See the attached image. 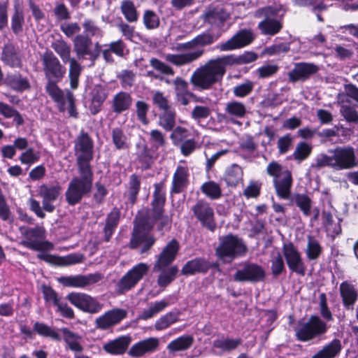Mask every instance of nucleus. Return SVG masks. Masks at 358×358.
Listing matches in <instances>:
<instances>
[{
	"label": "nucleus",
	"mask_w": 358,
	"mask_h": 358,
	"mask_svg": "<svg viewBox=\"0 0 358 358\" xmlns=\"http://www.w3.org/2000/svg\"><path fill=\"white\" fill-rule=\"evenodd\" d=\"M166 201L165 185L163 182L155 185L152 209L142 225H135L130 241L131 248H140L141 254L146 252L155 243V238L149 234L156 222H159L157 230L162 231L169 227L171 220L164 215V206Z\"/></svg>",
	"instance_id": "obj_1"
},
{
	"label": "nucleus",
	"mask_w": 358,
	"mask_h": 358,
	"mask_svg": "<svg viewBox=\"0 0 358 358\" xmlns=\"http://www.w3.org/2000/svg\"><path fill=\"white\" fill-rule=\"evenodd\" d=\"M227 68L222 57L210 59L193 72L190 83L197 90H208L222 80Z\"/></svg>",
	"instance_id": "obj_2"
},
{
	"label": "nucleus",
	"mask_w": 358,
	"mask_h": 358,
	"mask_svg": "<svg viewBox=\"0 0 358 358\" xmlns=\"http://www.w3.org/2000/svg\"><path fill=\"white\" fill-rule=\"evenodd\" d=\"M358 160L356 158L354 148L350 145L336 147L328 150V154L320 153L315 159L313 168L317 169L328 166L335 170L349 169L357 166Z\"/></svg>",
	"instance_id": "obj_3"
},
{
	"label": "nucleus",
	"mask_w": 358,
	"mask_h": 358,
	"mask_svg": "<svg viewBox=\"0 0 358 358\" xmlns=\"http://www.w3.org/2000/svg\"><path fill=\"white\" fill-rule=\"evenodd\" d=\"M80 177H74L69 182L65 192L66 202L70 206L80 203L83 196L91 192L93 181L92 169L78 168Z\"/></svg>",
	"instance_id": "obj_4"
},
{
	"label": "nucleus",
	"mask_w": 358,
	"mask_h": 358,
	"mask_svg": "<svg viewBox=\"0 0 358 358\" xmlns=\"http://www.w3.org/2000/svg\"><path fill=\"white\" fill-rule=\"evenodd\" d=\"M59 185H42L39 187L38 195L42 199V206L39 201L34 199H29V209L34 212L39 218L43 219L45 217V212L52 213L55 210L54 203L61 194Z\"/></svg>",
	"instance_id": "obj_5"
},
{
	"label": "nucleus",
	"mask_w": 358,
	"mask_h": 358,
	"mask_svg": "<svg viewBox=\"0 0 358 358\" xmlns=\"http://www.w3.org/2000/svg\"><path fill=\"white\" fill-rule=\"evenodd\" d=\"M247 250V246L242 238L229 234L220 238L215 253L221 261L230 263L238 257L245 256Z\"/></svg>",
	"instance_id": "obj_6"
},
{
	"label": "nucleus",
	"mask_w": 358,
	"mask_h": 358,
	"mask_svg": "<svg viewBox=\"0 0 358 358\" xmlns=\"http://www.w3.org/2000/svg\"><path fill=\"white\" fill-rule=\"evenodd\" d=\"M266 172L273 178V182L277 196L282 199H289L293 183L292 172L283 169L281 164L275 161L268 164Z\"/></svg>",
	"instance_id": "obj_7"
},
{
	"label": "nucleus",
	"mask_w": 358,
	"mask_h": 358,
	"mask_svg": "<svg viewBox=\"0 0 358 358\" xmlns=\"http://www.w3.org/2000/svg\"><path fill=\"white\" fill-rule=\"evenodd\" d=\"M329 325L318 315H311L307 321L299 322L295 329L296 338L302 342L320 341L327 334Z\"/></svg>",
	"instance_id": "obj_8"
},
{
	"label": "nucleus",
	"mask_w": 358,
	"mask_h": 358,
	"mask_svg": "<svg viewBox=\"0 0 358 358\" xmlns=\"http://www.w3.org/2000/svg\"><path fill=\"white\" fill-rule=\"evenodd\" d=\"M94 143L87 133L81 131L75 140L74 150L78 167L91 169L90 162L93 159Z\"/></svg>",
	"instance_id": "obj_9"
},
{
	"label": "nucleus",
	"mask_w": 358,
	"mask_h": 358,
	"mask_svg": "<svg viewBox=\"0 0 358 358\" xmlns=\"http://www.w3.org/2000/svg\"><path fill=\"white\" fill-rule=\"evenodd\" d=\"M73 46L78 60L81 62L88 60L90 62L88 66L94 65L101 51V45L99 43H96L92 48V41L90 38L78 34L73 40Z\"/></svg>",
	"instance_id": "obj_10"
},
{
	"label": "nucleus",
	"mask_w": 358,
	"mask_h": 358,
	"mask_svg": "<svg viewBox=\"0 0 358 358\" xmlns=\"http://www.w3.org/2000/svg\"><path fill=\"white\" fill-rule=\"evenodd\" d=\"M43 71L48 81H60L66 73V68L50 50L45 51L41 57Z\"/></svg>",
	"instance_id": "obj_11"
},
{
	"label": "nucleus",
	"mask_w": 358,
	"mask_h": 358,
	"mask_svg": "<svg viewBox=\"0 0 358 358\" xmlns=\"http://www.w3.org/2000/svg\"><path fill=\"white\" fill-rule=\"evenodd\" d=\"M150 265L139 263L129 270L117 282L118 290L124 293L134 288L148 273Z\"/></svg>",
	"instance_id": "obj_12"
},
{
	"label": "nucleus",
	"mask_w": 358,
	"mask_h": 358,
	"mask_svg": "<svg viewBox=\"0 0 358 358\" xmlns=\"http://www.w3.org/2000/svg\"><path fill=\"white\" fill-rule=\"evenodd\" d=\"M182 47L190 51L182 54H167L164 56L165 59L174 65L182 66L198 59L204 52L203 48H199L194 38L182 44Z\"/></svg>",
	"instance_id": "obj_13"
},
{
	"label": "nucleus",
	"mask_w": 358,
	"mask_h": 358,
	"mask_svg": "<svg viewBox=\"0 0 358 358\" xmlns=\"http://www.w3.org/2000/svg\"><path fill=\"white\" fill-rule=\"evenodd\" d=\"M194 216L201 224L211 231L216 227L214 210L210 203L204 199L198 200L191 208Z\"/></svg>",
	"instance_id": "obj_14"
},
{
	"label": "nucleus",
	"mask_w": 358,
	"mask_h": 358,
	"mask_svg": "<svg viewBox=\"0 0 358 358\" xmlns=\"http://www.w3.org/2000/svg\"><path fill=\"white\" fill-rule=\"evenodd\" d=\"M24 230L23 227L20 231L24 234V240L22 245L31 250L36 251L49 250L52 248V245L47 241H43V231L40 227L29 228Z\"/></svg>",
	"instance_id": "obj_15"
},
{
	"label": "nucleus",
	"mask_w": 358,
	"mask_h": 358,
	"mask_svg": "<svg viewBox=\"0 0 358 358\" xmlns=\"http://www.w3.org/2000/svg\"><path fill=\"white\" fill-rule=\"evenodd\" d=\"M66 299L76 308L89 313H96L102 309V305L91 296L80 292H71Z\"/></svg>",
	"instance_id": "obj_16"
},
{
	"label": "nucleus",
	"mask_w": 358,
	"mask_h": 358,
	"mask_svg": "<svg viewBox=\"0 0 358 358\" xmlns=\"http://www.w3.org/2000/svg\"><path fill=\"white\" fill-rule=\"evenodd\" d=\"M282 253L285 258L289 269L294 273L304 275L306 266L301 257V253L292 243L284 244Z\"/></svg>",
	"instance_id": "obj_17"
},
{
	"label": "nucleus",
	"mask_w": 358,
	"mask_h": 358,
	"mask_svg": "<svg viewBox=\"0 0 358 358\" xmlns=\"http://www.w3.org/2000/svg\"><path fill=\"white\" fill-rule=\"evenodd\" d=\"M265 278L264 268L254 263H245L243 267L238 269L234 275V279L238 282H257Z\"/></svg>",
	"instance_id": "obj_18"
},
{
	"label": "nucleus",
	"mask_w": 358,
	"mask_h": 358,
	"mask_svg": "<svg viewBox=\"0 0 358 358\" xmlns=\"http://www.w3.org/2000/svg\"><path fill=\"white\" fill-rule=\"evenodd\" d=\"M103 278L100 273H90L88 275H76L63 276L59 279V282L66 287L84 288L96 284Z\"/></svg>",
	"instance_id": "obj_19"
},
{
	"label": "nucleus",
	"mask_w": 358,
	"mask_h": 358,
	"mask_svg": "<svg viewBox=\"0 0 358 358\" xmlns=\"http://www.w3.org/2000/svg\"><path fill=\"white\" fill-rule=\"evenodd\" d=\"M229 17L228 9L220 6H209L203 14L204 22L216 28L222 27Z\"/></svg>",
	"instance_id": "obj_20"
},
{
	"label": "nucleus",
	"mask_w": 358,
	"mask_h": 358,
	"mask_svg": "<svg viewBox=\"0 0 358 358\" xmlns=\"http://www.w3.org/2000/svg\"><path fill=\"white\" fill-rule=\"evenodd\" d=\"M59 81H48L45 85V91L50 98L57 103V107L61 112L66 109V102L71 100L73 96V93L69 90L60 89L57 83Z\"/></svg>",
	"instance_id": "obj_21"
},
{
	"label": "nucleus",
	"mask_w": 358,
	"mask_h": 358,
	"mask_svg": "<svg viewBox=\"0 0 358 358\" xmlns=\"http://www.w3.org/2000/svg\"><path fill=\"white\" fill-rule=\"evenodd\" d=\"M59 81H48L45 85V91L50 98L57 103V107L61 112L66 109V102L71 100L73 96V93L69 90L60 89L57 83Z\"/></svg>",
	"instance_id": "obj_22"
},
{
	"label": "nucleus",
	"mask_w": 358,
	"mask_h": 358,
	"mask_svg": "<svg viewBox=\"0 0 358 358\" xmlns=\"http://www.w3.org/2000/svg\"><path fill=\"white\" fill-rule=\"evenodd\" d=\"M179 249V243L176 239L169 242L157 256L153 268L154 271H160L171 264L175 260Z\"/></svg>",
	"instance_id": "obj_23"
},
{
	"label": "nucleus",
	"mask_w": 358,
	"mask_h": 358,
	"mask_svg": "<svg viewBox=\"0 0 358 358\" xmlns=\"http://www.w3.org/2000/svg\"><path fill=\"white\" fill-rule=\"evenodd\" d=\"M253 40L252 34L248 30H241L228 41L221 43L217 48L221 51H230L244 47Z\"/></svg>",
	"instance_id": "obj_24"
},
{
	"label": "nucleus",
	"mask_w": 358,
	"mask_h": 358,
	"mask_svg": "<svg viewBox=\"0 0 358 358\" xmlns=\"http://www.w3.org/2000/svg\"><path fill=\"white\" fill-rule=\"evenodd\" d=\"M159 345V338L150 337L134 344L128 352L131 357L138 358L146 354L154 352Z\"/></svg>",
	"instance_id": "obj_25"
},
{
	"label": "nucleus",
	"mask_w": 358,
	"mask_h": 358,
	"mask_svg": "<svg viewBox=\"0 0 358 358\" xmlns=\"http://www.w3.org/2000/svg\"><path fill=\"white\" fill-rule=\"evenodd\" d=\"M127 315L124 309L115 308L107 311L96 320V327L101 329H107L120 323Z\"/></svg>",
	"instance_id": "obj_26"
},
{
	"label": "nucleus",
	"mask_w": 358,
	"mask_h": 358,
	"mask_svg": "<svg viewBox=\"0 0 358 358\" xmlns=\"http://www.w3.org/2000/svg\"><path fill=\"white\" fill-rule=\"evenodd\" d=\"M317 71L318 67L314 64L299 62L294 64L293 69L288 73V78L292 83L303 81L316 73Z\"/></svg>",
	"instance_id": "obj_27"
},
{
	"label": "nucleus",
	"mask_w": 358,
	"mask_h": 358,
	"mask_svg": "<svg viewBox=\"0 0 358 358\" xmlns=\"http://www.w3.org/2000/svg\"><path fill=\"white\" fill-rule=\"evenodd\" d=\"M339 292L343 307L347 310H352L358 299V291L355 285L344 281L340 285Z\"/></svg>",
	"instance_id": "obj_28"
},
{
	"label": "nucleus",
	"mask_w": 358,
	"mask_h": 358,
	"mask_svg": "<svg viewBox=\"0 0 358 358\" xmlns=\"http://www.w3.org/2000/svg\"><path fill=\"white\" fill-rule=\"evenodd\" d=\"M189 172L186 166H178L173 174L171 194H180L189 183Z\"/></svg>",
	"instance_id": "obj_29"
},
{
	"label": "nucleus",
	"mask_w": 358,
	"mask_h": 358,
	"mask_svg": "<svg viewBox=\"0 0 358 358\" xmlns=\"http://www.w3.org/2000/svg\"><path fill=\"white\" fill-rule=\"evenodd\" d=\"M224 115L229 118L231 122L241 124L237 119L243 118L247 114V108L245 105L236 100H231L224 105Z\"/></svg>",
	"instance_id": "obj_30"
},
{
	"label": "nucleus",
	"mask_w": 358,
	"mask_h": 358,
	"mask_svg": "<svg viewBox=\"0 0 358 358\" xmlns=\"http://www.w3.org/2000/svg\"><path fill=\"white\" fill-rule=\"evenodd\" d=\"M1 59L5 64L12 68H21L22 66L20 50L12 43L3 46Z\"/></svg>",
	"instance_id": "obj_31"
},
{
	"label": "nucleus",
	"mask_w": 358,
	"mask_h": 358,
	"mask_svg": "<svg viewBox=\"0 0 358 358\" xmlns=\"http://www.w3.org/2000/svg\"><path fill=\"white\" fill-rule=\"evenodd\" d=\"M62 334L63 340L66 345V348L75 352H82L83 345L82 344L83 338L80 335L74 333L68 328L63 327L59 330Z\"/></svg>",
	"instance_id": "obj_32"
},
{
	"label": "nucleus",
	"mask_w": 358,
	"mask_h": 358,
	"mask_svg": "<svg viewBox=\"0 0 358 358\" xmlns=\"http://www.w3.org/2000/svg\"><path fill=\"white\" fill-rule=\"evenodd\" d=\"M133 99L126 92H120L115 94L111 100V108L115 114L128 110L132 105Z\"/></svg>",
	"instance_id": "obj_33"
},
{
	"label": "nucleus",
	"mask_w": 358,
	"mask_h": 358,
	"mask_svg": "<svg viewBox=\"0 0 358 358\" xmlns=\"http://www.w3.org/2000/svg\"><path fill=\"white\" fill-rule=\"evenodd\" d=\"M92 112L96 114L100 111L101 106L108 95V87L106 84L95 85L92 90Z\"/></svg>",
	"instance_id": "obj_34"
},
{
	"label": "nucleus",
	"mask_w": 358,
	"mask_h": 358,
	"mask_svg": "<svg viewBox=\"0 0 358 358\" xmlns=\"http://www.w3.org/2000/svg\"><path fill=\"white\" fill-rule=\"evenodd\" d=\"M210 268L209 262L204 258H195L188 261L182 267L183 275H194L198 273H206Z\"/></svg>",
	"instance_id": "obj_35"
},
{
	"label": "nucleus",
	"mask_w": 358,
	"mask_h": 358,
	"mask_svg": "<svg viewBox=\"0 0 358 358\" xmlns=\"http://www.w3.org/2000/svg\"><path fill=\"white\" fill-rule=\"evenodd\" d=\"M341 350L342 345L341 341L335 338L324 345L311 358H335L340 354Z\"/></svg>",
	"instance_id": "obj_36"
},
{
	"label": "nucleus",
	"mask_w": 358,
	"mask_h": 358,
	"mask_svg": "<svg viewBox=\"0 0 358 358\" xmlns=\"http://www.w3.org/2000/svg\"><path fill=\"white\" fill-rule=\"evenodd\" d=\"M170 304L169 297L164 298L162 300L155 301L149 305V307L145 308L138 316V319L147 320L152 318L156 315L163 311Z\"/></svg>",
	"instance_id": "obj_37"
},
{
	"label": "nucleus",
	"mask_w": 358,
	"mask_h": 358,
	"mask_svg": "<svg viewBox=\"0 0 358 358\" xmlns=\"http://www.w3.org/2000/svg\"><path fill=\"white\" fill-rule=\"evenodd\" d=\"M120 210L114 208L108 215L103 229L104 241L108 242L113 235L120 221Z\"/></svg>",
	"instance_id": "obj_38"
},
{
	"label": "nucleus",
	"mask_w": 358,
	"mask_h": 358,
	"mask_svg": "<svg viewBox=\"0 0 358 358\" xmlns=\"http://www.w3.org/2000/svg\"><path fill=\"white\" fill-rule=\"evenodd\" d=\"M104 48L102 50L103 57L107 62L110 63L114 61L112 53L115 54L118 57H123L126 50V45L122 40H117L109 44H106Z\"/></svg>",
	"instance_id": "obj_39"
},
{
	"label": "nucleus",
	"mask_w": 358,
	"mask_h": 358,
	"mask_svg": "<svg viewBox=\"0 0 358 358\" xmlns=\"http://www.w3.org/2000/svg\"><path fill=\"white\" fill-rule=\"evenodd\" d=\"M243 176L242 168L236 164H233L226 169L222 178L227 186L234 187L243 181Z\"/></svg>",
	"instance_id": "obj_40"
},
{
	"label": "nucleus",
	"mask_w": 358,
	"mask_h": 358,
	"mask_svg": "<svg viewBox=\"0 0 358 358\" xmlns=\"http://www.w3.org/2000/svg\"><path fill=\"white\" fill-rule=\"evenodd\" d=\"M130 339L129 337L122 336L106 343L103 350L113 355H122L126 351Z\"/></svg>",
	"instance_id": "obj_41"
},
{
	"label": "nucleus",
	"mask_w": 358,
	"mask_h": 358,
	"mask_svg": "<svg viewBox=\"0 0 358 358\" xmlns=\"http://www.w3.org/2000/svg\"><path fill=\"white\" fill-rule=\"evenodd\" d=\"M194 343V338L191 335H185L171 341L166 346L169 352L175 353L180 351H185L192 347Z\"/></svg>",
	"instance_id": "obj_42"
},
{
	"label": "nucleus",
	"mask_w": 358,
	"mask_h": 358,
	"mask_svg": "<svg viewBox=\"0 0 358 358\" xmlns=\"http://www.w3.org/2000/svg\"><path fill=\"white\" fill-rule=\"evenodd\" d=\"M6 84L16 92H23L30 88V84L26 77L20 73L9 74L6 78Z\"/></svg>",
	"instance_id": "obj_43"
},
{
	"label": "nucleus",
	"mask_w": 358,
	"mask_h": 358,
	"mask_svg": "<svg viewBox=\"0 0 358 358\" xmlns=\"http://www.w3.org/2000/svg\"><path fill=\"white\" fill-rule=\"evenodd\" d=\"M258 28L263 34L273 36L281 30L282 23L279 20L267 17L259 23Z\"/></svg>",
	"instance_id": "obj_44"
},
{
	"label": "nucleus",
	"mask_w": 358,
	"mask_h": 358,
	"mask_svg": "<svg viewBox=\"0 0 358 358\" xmlns=\"http://www.w3.org/2000/svg\"><path fill=\"white\" fill-rule=\"evenodd\" d=\"M24 15L19 5H15L10 19V29L15 35H19L23 31Z\"/></svg>",
	"instance_id": "obj_45"
},
{
	"label": "nucleus",
	"mask_w": 358,
	"mask_h": 358,
	"mask_svg": "<svg viewBox=\"0 0 358 358\" xmlns=\"http://www.w3.org/2000/svg\"><path fill=\"white\" fill-rule=\"evenodd\" d=\"M51 48L59 56L64 63L69 62L71 57V45L62 38L54 40L51 43Z\"/></svg>",
	"instance_id": "obj_46"
},
{
	"label": "nucleus",
	"mask_w": 358,
	"mask_h": 358,
	"mask_svg": "<svg viewBox=\"0 0 358 358\" xmlns=\"http://www.w3.org/2000/svg\"><path fill=\"white\" fill-rule=\"evenodd\" d=\"M176 113L172 108L163 110L159 115V125L165 131H172L176 125Z\"/></svg>",
	"instance_id": "obj_47"
},
{
	"label": "nucleus",
	"mask_w": 358,
	"mask_h": 358,
	"mask_svg": "<svg viewBox=\"0 0 358 358\" xmlns=\"http://www.w3.org/2000/svg\"><path fill=\"white\" fill-rule=\"evenodd\" d=\"M222 57L227 67L234 64H248L255 61L257 58V55L254 52H246L238 57L234 55H229Z\"/></svg>",
	"instance_id": "obj_48"
},
{
	"label": "nucleus",
	"mask_w": 358,
	"mask_h": 358,
	"mask_svg": "<svg viewBox=\"0 0 358 358\" xmlns=\"http://www.w3.org/2000/svg\"><path fill=\"white\" fill-rule=\"evenodd\" d=\"M241 343V338L221 337L213 341V346L219 349L222 352H226L235 350Z\"/></svg>",
	"instance_id": "obj_49"
},
{
	"label": "nucleus",
	"mask_w": 358,
	"mask_h": 358,
	"mask_svg": "<svg viewBox=\"0 0 358 358\" xmlns=\"http://www.w3.org/2000/svg\"><path fill=\"white\" fill-rule=\"evenodd\" d=\"M0 114L5 118H13V122L17 127L24 124V119L20 113L13 106L0 101Z\"/></svg>",
	"instance_id": "obj_50"
},
{
	"label": "nucleus",
	"mask_w": 358,
	"mask_h": 358,
	"mask_svg": "<svg viewBox=\"0 0 358 358\" xmlns=\"http://www.w3.org/2000/svg\"><path fill=\"white\" fill-rule=\"evenodd\" d=\"M201 191L208 198L212 200H216L222 196V189L219 183L210 180L204 182L201 186Z\"/></svg>",
	"instance_id": "obj_51"
},
{
	"label": "nucleus",
	"mask_w": 358,
	"mask_h": 358,
	"mask_svg": "<svg viewBox=\"0 0 358 358\" xmlns=\"http://www.w3.org/2000/svg\"><path fill=\"white\" fill-rule=\"evenodd\" d=\"M322 252V247L319 241L311 236H308L306 255L309 260L317 259Z\"/></svg>",
	"instance_id": "obj_52"
},
{
	"label": "nucleus",
	"mask_w": 358,
	"mask_h": 358,
	"mask_svg": "<svg viewBox=\"0 0 358 358\" xmlns=\"http://www.w3.org/2000/svg\"><path fill=\"white\" fill-rule=\"evenodd\" d=\"M112 141L117 150H127L129 147V139L123 130L119 127L111 131Z\"/></svg>",
	"instance_id": "obj_53"
},
{
	"label": "nucleus",
	"mask_w": 358,
	"mask_h": 358,
	"mask_svg": "<svg viewBox=\"0 0 358 358\" xmlns=\"http://www.w3.org/2000/svg\"><path fill=\"white\" fill-rule=\"evenodd\" d=\"M141 187V180L138 176L132 174L129 178V187L125 193L128 200L131 204H134L137 199Z\"/></svg>",
	"instance_id": "obj_54"
},
{
	"label": "nucleus",
	"mask_w": 358,
	"mask_h": 358,
	"mask_svg": "<svg viewBox=\"0 0 358 358\" xmlns=\"http://www.w3.org/2000/svg\"><path fill=\"white\" fill-rule=\"evenodd\" d=\"M312 152V146L306 142L299 143L292 155L289 157L290 159H294L301 162L306 159Z\"/></svg>",
	"instance_id": "obj_55"
},
{
	"label": "nucleus",
	"mask_w": 358,
	"mask_h": 358,
	"mask_svg": "<svg viewBox=\"0 0 358 358\" xmlns=\"http://www.w3.org/2000/svg\"><path fill=\"white\" fill-rule=\"evenodd\" d=\"M158 279L157 283L159 287H166L169 285L175 278L178 271V267L176 266H171L167 268H162Z\"/></svg>",
	"instance_id": "obj_56"
},
{
	"label": "nucleus",
	"mask_w": 358,
	"mask_h": 358,
	"mask_svg": "<svg viewBox=\"0 0 358 358\" xmlns=\"http://www.w3.org/2000/svg\"><path fill=\"white\" fill-rule=\"evenodd\" d=\"M34 330L41 336L49 337L57 341L62 339L61 336L55 330L42 322H35Z\"/></svg>",
	"instance_id": "obj_57"
},
{
	"label": "nucleus",
	"mask_w": 358,
	"mask_h": 358,
	"mask_svg": "<svg viewBox=\"0 0 358 358\" xmlns=\"http://www.w3.org/2000/svg\"><path fill=\"white\" fill-rule=\"evenodd\" d=\"M294 203L299 208L306 217L311 213L312 201L308 196L304 194H297L294 197Z\"/></svg>",
	"instance_id": "obj_58"
},
{
	"label": "nucleus",
	"mask_w": 358,
	"mask_h": 358,
	"mask_svg": "<svg viewBox=\"0 0 358 358\" xmlns=\"http://www.w3.org/2000/svg\"><path fill=\"white\" fill-rule=\"evenodd\" d=\"M178 320V315L176 313L169 312L160 317L155 323V329L162 331L167 329L171 324Z\"/></svg>",
	"instance_id": "obj_59"
},
{
	"label": "nucleus",
	"mask_w": 358,
	"mask_h": 358,
	"mask_svg": "<svg viewBox=\"0 0 358 358\" xmlns=\"http://www.w3.org/2000/svg\"><path fill=\"white\" fill-rule=\"evenodd\" d=\"M149 141L153 150L164 148L167 144L165 134L158 129H152L150 132Z\"/></svg>",
	"instance_id": "obj_60"
},
{
	"label": "nucleus",
	"mask_w": 358,
	"mask_h": 358,
	"mask_svg": "<svg viewBox=\"0 0 358 358\" xmlns=\"http://www.w3.org/2000/svg\"><path fill=\"white\" fill-rule=\"evenodd\" d=\"M121 11L125 19L129 22L138 20V13L134 3L130 0H124L121 3Z\"/></svg>",
	"instance_id": "obj_61"
},
{
	"label": "nucleus",
	"mask_w": 358,
	"mask_h": 358,
	"mask_svg": "<svg viewBox=\"0 0 358 358\" xmlns=\"http://www.w3.org/2000/svg\"><path fill=\"white\" fill-rule=\"evenodd\" d=\"M40 157L39 152L35 151L32 148H29L20 154L19 160L22 164L31 166L37 162Z\"/></svg>",
	"instance_id": "obj_62"
},
{
	"label": "nucleus",
	"mask_w": 358,
	"mask_h": 358,
	"mask_svg": "<svg viewBox=\"0 0 358 358\" xmlns=\"http://www.w3.org/2000/svg\"><path fill=\"white\" fill-rule=\"evenodd\" d=\"M143 24L148 29H157L160 24L159 16L152 10H145L143 14Z\"/></svg>",
	"instance_id": "obj_63"
},
{
	"label": "nucleus",
	"mask_w": 358,
	"mask_h": 358,
	"mask_svg": "<svg viewBox=\"0 0 358 358\" xmlns=\"http://www.w3.org/2000/svg\"><path fill=\"white\" fill-rule=\"evenodd\" d=\"M340 113L347 122L353 123L358 122V113L355 107L342 104L341 106Z\"/></svg>",
	"instance_id": "obj_64"
}]
</instances>
